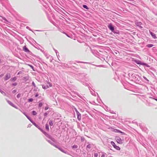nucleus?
Returning <instances> with one entry per match:
<instances>
[{"mask_svg": "<svg viewBox=\"0 0 157 157\" xmlns=\"http://www.w3.org/2000/svg\"><path fill=\"white\" fill-rule=\"evenodd\" d=\"M116 141L117 143L120 144H122L123 143V140L121 139L120 137H117L116 138Z\"/></svg>", "mask_w": 157, "mask_h": 157, "instance_id": "obj_1", "label": "nucleus"}, {"mask_svg": "<svg viewBox=\"0 0 157 157\" xmlns=\"http://www.w3.org/2000/svg\"><path fill=\"white\" fill-rule=\"evenodd\" d=\"M111 144L113 145V147L116 150H120V147H119L117 146L113 142H111Z\"/></svg>", "mask_w": 157, "mask_h": 157, "instance_id": "obj_2", "label": "nucleus"}, {"mask_svg": "<svg viewBox=\"0 0 157 157\" xmlns=\"http://www.w3.org/2000/svg\"><path fill=\"white\" fill-rule=\"evenodd\" d=\"M11 77L10 75V74H7L4 78V80L6 81L9 79Z\"/></svg>", "mask_w": 157, "mask_h": 157, "instance_id": "obj_3", "label": "nucleus"}, {"mask_svg": "<svg viewBox=\"0 0 157 157\" xmlns=\"http://www.w3.org/2000/svg\"><path fill=\"white\" fill-rule=\"evenodd\" d=\"M112 131L113 132H118V133H124L123 132L121 131L120 130H119L117 129H116L112 128Z\"/></svg>", "mask_w": 157, "mask_h": 157, "instance_id": "obj_4", "label": "nucleus"}, {"mask_svg": "<svg viewBox=\"0 0 157 157\" xmlns=\"http://www.w3.org/2000/svg\"><path fill=\"white\" fill-rule=\"evenodd\" d=\"M77 115V117L78 120L80 121L81 120V116L80 113L79 112L78 113H76Z\"/></svg>", "mask_w": 157, "mask_h": 157, "instance_id": "obj_5", "label": "nucleus"}, {"mask_svg": "<svg viewBox=\"0 0 157 157\" xmlns=\"http://www.w3.org/2000/svg\"><path fill=\"white\" fill-rule=\"evenodd\" d=\"M108 28L112 32H113L114 30V28L112 26L111 24H110L108 26Z\"/></svg>", "mask_w": 157, "mask_h": 157, "instance_id": "obj_6", "label": "nucleus"}, {"mask_svg": "<svg viewBox=\"0 0 157 157\" xmlns=\"http://www.w3.org/2000/svg\"><path fill=\"white\" fill-rule=\"evenodd\" d=\"M7 101L8 103L9 104H10L11 106L14 107L16 109H17V107H15V106L10 101Z\"/></svg>", "mask_w": 157, "mask_h": 157, "instance_id": "obj_7", "label": "nucleus"}, {"mask_svg": "<svg viewBox=\"0 0 157 157\" xmlns=\"http://www.w3.org/2000/svg\"><path fill=\"white\" fill-rule=\"evenodd\" d=\"M150 33L154 39H156L157 38V37L156 36V35L154 33H152V32L150 31Z\"/></svg>", "mask_w": 157, "mask_h": 157, "instance_id": "obj_8", "label": "nucleus"}, {"mask_svg": "<svg viewBox=\"0 0 157 157\" xmlns=\"http://www.w3.org/2000/svg\"><path fill=\"white\" fill-rule=\"evenodd\" d=\"M23 50L25 52H29L28 49L25 46H24L23 47Z\"/></svg>", "mask_w": 157, "mask_h": 157, "instance_id": "obj_9", "label": "nucleus"}, {"mask_svg": "<svg viewBox=\"0 0 157 157\" xmlns=\"http://www.w3.org/2000/svg\"><path fill=\"white\" fill-rule=\"evenodd\" d=\"M45 128L48 131H49V128L48 125V124H46V125H45Z\"/></svg>", "mask_w": 157, "mask_h": 157, "instance_id": "obj_10", "label": "nucleus"}, {"mask_svg": "<svg viewBox=\"0 0 157 157\" xmlns=\"http://www.w3.org/2000/svg\"><path fill=\"white\" fill-rule=\"evenodd\" d=\"M49 124L51 126H52L53 125V122L52 121L50 120L49 122Z\"/></svg>", "mask_w": 157, "mask_h": 157, "instance_id": "obj_11", "label": "nucleus"}, {"mask_svg": "<svg viewBox=\"0 0 157 157\" xmlns=\"http://www.w3.org/2000/svg\"><path fill=\"white\" fill-rule=\"evenodd\" d=\"M153 46V45L151 44H148L147 45V46L149 48L152 47Z\"/></svg>", "mask_w": 157, "mask_h": 157, "instance_id": "obj_12", "label": "nucleus"}, {"mask_svg": "<svg viewBox=\"0 0 157 157\" xmlns=\"http://www.w3.org/2000/svg\"><path fill=\"white\" fill-rule=\"evenodd\" d=\"M42 88H43L44 89H46L47 88H49V87L48 86H45L44 85H43Z\"/></svg>", "mask_w": 157, "mask_h": 157, "instance_id": "obj_13", "label": "nucleus"}, {"mask_svg": "<svg viewBox=\"0 0 157 157\" xmlns=\"http://www.w3.org/2000/svg\"><path fill=\"white\" fill-rule=\"evenodd\" d=\"M83 7L85 8H86V9H88V7L87 6H86V5H83Z\"/></svg>", "mask_w": 157, "mask_h": 157, "instance_id": "obj_14", "label": "nucleus"}, {"mask_svg": "<svg viewBox=\"0 0 157 157\" xmlns=\"http://www.w3.org/2000/svg\"><path fill=\"white\" fill-rule=\"evenodd\" d=\"M98 154L97 153H95L94 154V157H98Z\"/></svg>", "mask_w": 157, "mask_h": 157, "instance_id": "obj_15", "label": "nucleus"}, {"mask_svg": "<svg viewBox=\"0 0 157 157\" xmlns=\"http://www.w3.org/2000/svg\"><path fill=\"white\" fill-rule=\"evenodd\" d=\"M32 113H33V114L34 115H35L37 113H36V112L35 111H33V112H32Z\"/></svg>", "mask_w": 157, "mask_h": 157, "instance_id": "obj_16", "label": "nucleus"}, {"mask_svg": "<svg viewBox=\"0 0 157 157\" xmlns=\"http://www.w3.org/2000/svg\"><path fill=\"white\" fill-rule=\"evenodd\" d=\"M42 105V104L41 102H40L39 104V106L40 107H41Z\"/></svg>", "mask_w": 157, "mask_h": 157, "instance_id": "obj_17", "label": "nucleus"}, {"mask_svg": "<svg viewBox=\"0 0 157 157\" xmlns=\"http://www.w3.org/2000/svg\"><path fill=\"white\" fill-rule=\"evenodd\" d=\"M77 147H78V146L76 145H74L72 147L73 148H77Z\"/></svg>", "mask_w": 157, "mask_h": 157, "instance_id": "obj_18", "label": "nucleus"}, {"mask_svg": "<svg viewBox=\"0 0 157 157\" xmlns=\"http://www.w3.org/2000/svg\"><path fill=\"white\" fill-rule=\"evenodd\" d=\"M74 109L75 110L76 113H79V112L78 111V110H77V109H76V108H74Z\"/></svg>", "mask_w": 157, "mask_h": 157, "instance_id": "obj_19", "label": "nucleus"}, {"mask_svg": "<svg viewBox=\"0 0 157 157\" xmlns=\"http://www.w3.org/2000/svg\"><path fill=\"white\" fill-rule=\"evenodd\" d=\"M48 83L49 85V87H51L52 86V85L50 83L48 82Z\"/></svg>", "mask_w": 157, "mask_h": 157, "instance_id": "obj_20", "label": "nucleus"}, {"mask_svg": "<svg viewBox=\"0 0 157 157\" xmlns=\"http://www.w3.org/2000/svg\"><path fill=\"white\" fill-rule=\"evenodd\" d=\"M33 101V99L32 98H30L29 99V102H31V101Z\"/></svg>", "mask_w": 157, "mask_h": 157, "instance_id": "obj_21", "label": "nucleus"}, {"mask_svg": "<svg viewBox=\"0 0 157 157\" xmlns=\"http://www.w3.org/2000/svg\"><path fill=\"white\" fill-rule=\"evenodd\" d=\"M40 130L43 132V133L45 135H46V133L44 131L40 129Z\"/></svg>", "mask_w": 157, "mask_h": 157, "instance_id": "obj_22", "label": "nucleus"}, {"mask_svg": "<svg viewBox=\"0 0 157 157\" xmlns=\"http://www.w3.org/2000/svg\"><path fill=\"white\" fill-rule=\"evenodd\" d=\"M58 148L59 149V150L60 151H62L63 152L65 153L64 151L63 150H62V149H61V148Z\"/></svg>", "mask_w": 157, "mask_h": 157, "instance_id": "obj_23", "label": "nucleus"}, {"mask_svg": "<svg viewBox=\"0 0 157 157\" xmlns=\"http://www.w3.org/2000/svg\"><path fill=\"white\" fill-rule=\"evenodd\" d=\"M105 154H103L102 155H101V157H105Z\"/></svg>", "mask_w": 157, "mask_h": 157, "instance_id": "obj_24", "label": "nucleus"}, {"mask_svg": "<svg viewBox=\"0 0 157 157\" xmlns=\"http://www.w3.org/2000/svg\"><path fill=\"white\" fill-rule=\"evenodd\" d=\"M20 96H21V94H18L17 95V98H19V97H20Z\"/></svg>", "mask_w": 157, "mask_h": 157, "instance_id": "obj_25", "label": "nucleus"}, {"mask_svg": "<svg viewBox=\"0 0 157 157\" xmlns=\"http://www.w3.org/2000/svg\"><path fill=\"white\" fill-rule=\"evenodd\" d=\"M87 147L88 148H90V144L87 145Z\"/></svg>", "mask_w": 157, "mask_h": 157, "instance_id": "obj_26", "label": "nucleus"}, {"mask_svg": "<svg viewBox=\"0 0 157 157\" xmlns=\"http://www.w3.org/2000/svg\"><path fill=\"white\" fill-rule=\"evenodd\" d=\"M136 62L138 64H141L140 62V61H139V62Z\"/></svg>", "mask_w": 157, "mask_h": 157, "instance_id": "obj_27", "label": "nucleus"}, {"mask_svg": "<svg viewBox=\"0 0 157 157\" xmlns=\"http://www.w3.org/2000/svg\"><path fill=\"white\" fill-rule=\"evenodd\" d=\"M48 107H46L45 108V110H47L48 109Z\"/></svg>", "mask_w": 157, "mask_h": 157, "instance_id": "obj_28", "label": "nucleus"}, {"mask_svg": "<svg viewBox=\"0 0 157 157\" xmlns=\"http://www.w3.org/2000/svg\"><path fill=\"white\" fill-rule=\"evenodd\" d=\"M44 116H46L47 115V113H45L44 114Z\"/></svg>", "mask_w": 157, "mask_h": 157, "instance_id": "obj_29", "label": "nucleus"}, {"mask_svg": "<svg viewBox=\"0 0 157 157\" xmlns=\"http://www.w3.org/2000/svg\"><path fill=\"white\" fill-rule=\"evenodd\" d=\"M38 96V94H36L35 95V97H37Z\"/></svg>", "mask_w": 157, "mask_h": 157, "instance_id": "obj_30", "label": "nucleus"}, {"mask_svg": "<svg viewBox=\"0 0 157 157\" xmlns=\"http://www.w3.org/2000/svg\"><path fill=\"white\" fill-rule=\"evenodd\" d=\"M4 75L3 74H2L1 75H0V77H2V76H3Z\"/></svg>", "mask_w": 157, "mask_h": 157, "instance_id": "obj_31", "label": "nucleus"}, {"mask_svg": "<svg viewBox=\"0 0 157 157\" xmlns=\"http://www.w3.org/2000/svg\"><path fill=\"white\" fill-rule=\"evenodd\" d=\"M21 71H19V72L18 73V74H21Z\"/></svg>", "mask_w": 157, "mask_h": 157, "instance_id": "obj_32", "label": "nucleus"}, {"mask_svg": "<svg viewBox=\"0 0 157 157\" xmlns=\"http://www.w3.org/2000/svg\"><path fill=\"white\" fill-rule=\"evenodd\" d=\"M33 124H34L35 126H36V124H35V123H33Z\"/></svg>", "mask_w": 157, "mask_h": 157, "instance_id": "obj_33", "label": "nucleus"}, {"mask_svg": "<svg viewBox=\"0 0 157 157\" xmlns=\"http://www.w3.org/2000/svg\"><path fill=\"white\" fill-rule=\"evenodd\" d=\"M33 124H34L35 126H36V124H35V123H33Z\"/></svg>", "mask_w": 157, "mask_h": 157, "instance_id": "obj_34", "label": "nucleus"}, {"mask_svg": "<svg viewBox=\"0 0 157 157\" xmlns=\"http://www.w3.org/2000/svg\"><path fill=\"white\" fill-rule=\"evenodd\" d=\"M32 84L33 85H34L35 84V83L34 82H33Z\"/></svg>", "mask_w": 157, "mask_h": 157, "instance_id": "obj_35", "label": "nucleus"}, {"mask_svg": "<svg viewBox=\"0 0 157 157\" xmlns=\"http://www.w3.org/2000/svg\"><path fill=\"white\" fill-rule=\"evenodd\" d=\"M13 91H14V92H15V90H13Z\"/></svg>", "mask_w": 157, "mask_h": 157, "instance_id": "obj_36", "label": "nucleus"}, {"mask_svg": "<svg viewBox=\"0 0 157 157\" xmlns=\"http://www.w3.org/2000/svg\"><path fill=\"white\" fill-rule=\"evenodd\" d=\"M13 91H14V92H15V90H13Z\"/></svg>", "mask_w": 157, "mask_h": 157, "instance_id": "obj_37", "label": "nucleus"}, {"mask_svg": "<svg viewBox=\"0 0 157 157\" xmlns=\"http://www.w3.org/2000/svg\"><path fill=\"white\" fill-rule=\"evenodd\" d=\"M15 80L16 79V78H15V79H14V80Z\"/></svg>", "mask_w": 157, "mask_h": 157, "instance_id": "obj_38", "label": "nucleus"}, {"mask_svg": "<svg viewBox=\"0 0 157 157\" xmlns=\"http://www.w3.org/2000/svg\"><path fill=\"white\" fill-rule=\"evenodd\" d=\"M15 80L16 79V78H15V79H14V80Z\"/></svg>", "mask_w": 157, "mask_h": 157, "instance_id": "obj_39", "label": "nucleus"}, {"mask_svg": "<svg viewBox=\"0 0 157 157\" xmlns=\"http://www.w3.org/2000/svg\"><path fill=\"white\" fill-rule=\"evenodd\" d=\"M156 100L157 101V99H156Z\"/></svg>", "mask_w": 157, "mask_h": 157, "instance_id": "obj_40", "label": "nucleus"}]
</instances>
